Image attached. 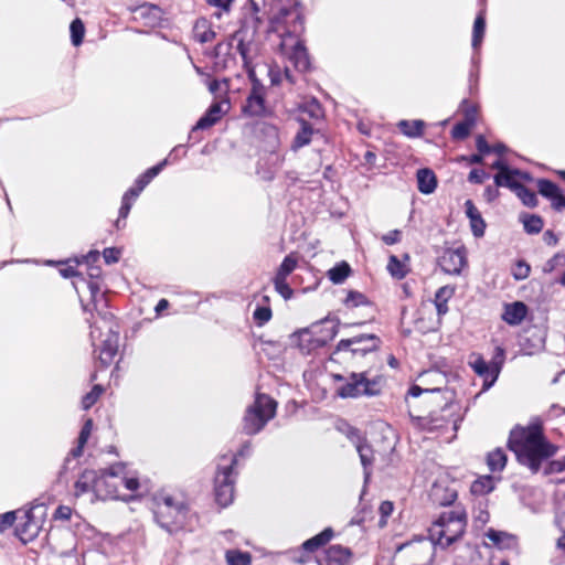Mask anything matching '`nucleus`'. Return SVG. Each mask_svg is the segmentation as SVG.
Wrapping results in <instances>:
<instances>
[{
	"mask_svg": "<svg viewBox=\"0 0 565 565\" xmlns=\"http://www.w3.org/2000/svg\"><path fill=\"white\" fill-rule=\"evenodd\" d=\"M508 445L518 461L533 473L540 470L544 460L556 452V447L545 439L541 427L536 425L513 429Z\"/></svg>",
	"mask_w": 565,
	"mask_h": 565,
	"instance_id": "nucleus-1",
	"label": "nucleus"
},
{
	"mask_svg": "<svg viewBox=\"0 0 565 565\" xmlns=\"http://www.w3.org/2000/svg\"><path fill=\"white\" fill-rule=\"evenodd\" d=\"M467 526V513L465 509L456 507L443 512L428 529V537L433 545L441 548L457 542L465 533Z\"/></svg>",
	"mask_w": 565,
	"mask_h": 565,
	"instance_id": "nucleus-2",
	"label": "nucleus"
},
{
	"mask_svg": "<svg viewBox=\"0 0 565 565\" xmlns=\"http://www.w3.org/2000/svg\"><path fill=\"white\" fill-rule=\"evenodd\" d=\"M277 403L265 394H257L254 403L249 405L243 417V431L246 435H256L274 418Z\"/></svg>",
	"mask_w": 565,
	"mask_h": 565,
	"instance_id": "nucleus-3",
	"label": "nucleus"
},
{
	"mask_svg": "<svg viewBox=\"0 0 565 565\" xmlns=\"http://www.w3.org/2000/svg\"><path fill=\"white\" fill-rule=\"evenodd\" d=\"M188 509L181 501H175L170 495L157 499L154 515L162 529L172 533L183 526Z\"/></svg>",
	"mask_w": 565,
	"mask_h": 565,
	"instance_id": "nucleus-4",
	"label": "nucleus"
},
{
	"mask_svg": "<svg viewBox=\"0 0 565 565\" xmlns=\"http://www.w3.org/2000/svg\"><path fill=\"white\" fill-rule=\"evenodd\" d=\"M217 463V472L214 480V492L217 504L222 508L230 505L234 498V466L236 457L227 458L223 456Z\"/></svg>",
	"mask_w": 565,
	"mask_h": 565,
	"instance_id": "nucleus-5",
	"label": "nucleus"
},
{
	"mask_svg": "<svg viewBox=\"0 0 565 565\" xmlns=\"http://www.w3.org/2000/svg\"><path fill=\"white\" fill-rule=\"evenodd\" d=\"M382 382L381 376L369 379L365 372L351 373L347 382L338 388V394L343 398L375 396L381 393Z\"/></svg>",
	"mask_w": 565,
	"mask_h": 565,
	"instance_id": "nucleus-6",
	"label": "nucleus"
},
{
	"mask_svg": "<svg viewBox=\"0 0 565 565\" xmlns=\"http://www.w3.org/2000/svg\"><path fill=\"white\" fill-rule=\"evenodd\" d=\"M457 406L455 404H446L443 409L438 412H433L429 416L418 417L417 425L427 431H443L448 427L451 428V431L456 434L459 427L460 418L457 415ZM455 435H452L454 437Z\"/></svg>",
	"mask_w": 565,
	"mask_h": 565,
	"instance_id": "nucleus-7",
	"label": "nucleus"
},
{
	"mask_svg": "<svg viewBox=\"0 0 565 565\" xmlns=\"http://www.w3.org/2000/svg\"><path fill=\"white\" fill-rule=\"evenodd\" d=\"M116 470L117 463L111 466L109 469L97 471V481L95 483V495L97 499L127 500L126 495L119 490L118 473Z\"/></svg>",
	"mask_w": 565,
	"mask_h": 565,
	"instance_id": "nucleus-8",
	"label": "nucleus"
},
{
	"mask_svg": "<svg viewBox=\"0 0 565 565\" xmlns=\"http://www.w3.org/2000/svg\"><path fill=\"white\" fill-rule=\"evenodd\" d=\"M494 360L495 362L491 366L481 355L478 354L471 355L469 360V365L479 376L484 379V382H488L489 376H491V380L487 385L488 387L497 381L501 365L504 361V350L501 347L495 349Z\"/></svg>",
	"mask_w": 565,
	"mask_h": 565,
	"instance_id": "nucleus-9",
	"label": "nucleus"
},
{
	"mask_svg": "<svg viewBox=\"0 0 565 565\" xmlns=\"http://www.w3.org/2000/svg\"><path fill=\"white\" fill-rule=\"evenodd\" d=\"M380 339L374 334H360L350 339L341 340L338 345V351H351L353 354H366L375 351L380 347Z\"/></svg>",
	"mask_w": 565,
	"mask_h": 565,
	"instance_id": "nucleus-10",
	"label": "nucleus"
},
{
	"mask_svg": "<svg viewBox=\"0 0 565 565\" xmlns=\"http://www.w3.org/2000/svg\"><path fill=\"white\" fill-rule=\"evenodd\" d=\"M281 51L288 55L295 67L306 71L310 66L309 56L302 42L288 34L281 42Z\"/></svg>",
	"mask_w": 565,
	"mask_h": 565,
	"instance_id": "nucleus-11",
	"label": "nucleus"
},
{
	"mask_svg": "<svg viewBox=\"0 0 565 565\" xmlns=\"http://www.w3.org/2000/svg\"><path fill=\"white\" fill-rule=\"evenodd\" d=\"M438 264L441 270L449 275H460L467 265V253L463 247L447 248L439 257Z\"/></svg>",
	"mask_w": 565,
	"mask_h": 565,
	"instance_id": "nucleus-12",
	"label": "nucleus"
},
{
	"mask_svg": "<svg viewBox=\"0 0 565 565\" xmlns=\"http://www.w3.org/2000/svg\"><path fill=\"white\" fill-rule=\"evenodd\" d=\"M264 87L259 83H254L246 103L243 106L245 115L250 117H258L266 114Z\"/></svg>",
	"mask_w": 565,
	"mask_h": 565,
	"instance_id": "nucleus-13",
	"label": "nucleus"
},
{
	"mask_svg": "<svg viewBox=\"0 0 565 565\" xmlns=\"http://www.w3.org/2000/svg\"><path fill=\"white\" fill-rule=\"evenodd\" d=\"M536 186L539 193L551 201L552 207L555 211H562L565 209V196L556 183L547 179H539L536 181Z\"/></svg>",
	"mask_w": 565,
	"mask_h": 565,
	"instance_id": "nucleus-14",
	"label": "nucleus"
},
{
	"mask_svg": "<svg viewBox=\"0 0 565 565\" xmlns=\"http://www.w3.org/2000/svg\"><path fill=\"white\" fill-rule=\"evenodd\" d=\"M230 110L226 99L213 103L205 114L198 120L193 129H207L214 126Z\"/></svg>",
	"mask_w": 565,
	"mask_h": 565,
	"instance_id": "nucleus-15",
	"label": "nucleus"
},
{
	"mask_svg": "<svg viewBox=\"0 0 565 565\" xmlns=\"http://www.w3.org/2000/svg\"><path fill=\"white\" fill-rule=\"evenodd\" d=\"M351 551L341 545L330 546L326 555L319 561V565H350Z\"/></svg>",
	"mask_w": 565,
	"mask_h": 565,
	"instance_id": "nucleus-16",
	"label": "nucleus"
},
{
	"mask_svg": "<svg viewBox=\"0 0 565 565\" xmlns=\"http://www.w3.org/2000/svg\"><path fill=\"white\" fill-rule=\"evenodd\" d=\"M118 350V333L109 328L106 339L103 341V345L99 351L98 360L100 364L106 367L115 358Z\"/></svg>",
	"mask_w": 565,
	"mask_h": 565,
	"instance_id": "nucleus-17",
	"label": "nucleus"
},
{
	"mask_svg": "<svg viewBox=\"0 0 565 565\" xmlns=\"http://www.w3.org/2000/svg\"><path fill=\"white\" fill-rule=\"evenodd\" d=\"M23 519L24 522L17 526L15 532L19 539L23 543H26L39 534L40 525L33 520L31 510L23 513Z\"/></svg>",
	"mask_w": 565,
	"mask_h": 565,
	"instance_id": "nucleus-18",
	"label": "nucleus"
},
{
	"mask_svg": "<svg viewBox=\"0 0 565 565\" xmlns=\"http://www.w3.org/2000/svg\"><path fill=\"white\" fill-rule=\"evenodd\" d=\"M523 178V179H530V175L527 173H523L518 169H508L504 172H498L494 175V183L495 186H504L509 188L511 191H515L518 186H520V182L516 180V178Z\"/></svg>",
	"mask_w": 565,
	"mask_h": 565,
	"instance_id": "nucleus-19",
	"label": "nucleus"
},
{
	"mask_svg": "<svg viewBox=\"0 0 565 565\" xmlns=\"http://www.w3.org/2000/svg\"><path fill=\"white\" fill-rule=\"evenodd\" d=\"M466 215L470 221V226L476 237H482L484 235L486 223L471 200L465 202Z\"/></svg>",
	"mask_w": 565,
	"mask_h": 565,
	"instance_id": "nucleus-20",
	"label": "nucleus"
},
{
	"mask_svg": "<svg viewBox=\"0 0 565 565\" xmlns=\"http://www.w3.org/2000/svg\"><path fill=\"white\" fill-rule=\"evenodd\" d=\"M484 535L498 548L511 550L516 546V537L508 532L489 529Z\"/></svg>",
	"mask_w": 565,
	"mask_h": 565,
	"instance_id": "nucleus-21",
	"label": "nucleus"
},
{
	"mask_svg": "<svg viewBox=\"0 0 565 565\" xmlns=\"http://www.w3.org/2000/svg\"><path fill=\"white\" fill-rule=\"evenodd\" d=\"M429 497L436 504L449 505L457 499V492L441 483H434Z\"/></svg>",
	"mask_w": 565,
	"mask_h": 565,
	"instance_id": "nucleus-22",
	"label": "nucleus"
},
{
	"mask_svg": "<svg viewBox=\"0 0 565 565\" xmlns=\"http://www.w3.org/2000/svg\"><path fill=\"white\" fill-rule=\"evenodd\" d=\"M526 312V306L521 301H515L504 306L502 319L510 326H516L523 321Z\"/></svg>",
	"mask_w": 565,
	"mask_h": 565,
	"instance_id": "nucleus-23",
	"label": "nucleus"
},
{
	"mask_svg": "<svg viewBox=\"0 0 565 565\" xmlns=\"http://www.w3.org/2000/svg\"><path fill=\"white\" fill-rule=\"evenodd\" d=\"M234 44L236 45V51L242 56L244 66L248 67L250 63V44L245 43L244 31L238 30L230 38L227 45L232 47Z\"/></svg>",
	"mask_w": 565,
	"mask_h": 565,
	"instance_id": "nucleus-24",
	"label": "nucleus"
},
{
	"mask_svg": "<svg viewBox=\"0 0 565 565\" xmlns=\"http://www.w3.org/2000/svg\"><path fill=\"white\" fill-rule=\"evenodd\" d=\"M417 184L419 192L430 194L436 190L437 179L430 169H419L417 171Z\"/></svg>",
	"mask_w": 565,
	"mask_h": 565,
	"instance_id": "nucleus-25",
	"label": "nucleus"
},
{
	"mask_svg": "<svg viewBox=\"0 0 565 565\" xmlns=\"http://www.w3.org/2000/svg\"><path fill=\"white\" fill-rule=\"evenodd\" d=\"M97 481V471L85 470L75 482V494L93 491L95 493V483Z\"/></svg>",
	"mask_w": 565,
	"mask_h": 565,
	"instance_id": "nucleus-26",
	"label": "nucleus"
},
{
	"mask_svg": "<svg viewBox=\"0 0 565 565\" xmlns=\"http://www.w3.org/2000/svg\"><path fill=\"white\" fill-rule=\"evenodd\" d=\"M298 122L300 125V128L294 139V145H292L294 149H298V148L309 145V142L311 141V137L315 132L312 125L309 124L306 120V118L300 117L298 119Z\"/></svg>",
	"mask_w": 565,
	"mask_h": 565,
	"instance_id": "nucleus-27",
	"label": "nucleus"
},
{
	"mask_svg": "<svg viewBox=\"0 0 565 565\" xmlns=\"http://www.w3.org/2000/svg\"><path fill=\"white\" fill-rule=\"evenodd\" d=\"M193 34L194 39L200 43L211 42L216 35L205 19H200L195 22Z\"/></svg>",
	"mask_w": 565,
	"mask_h": 565,
	"instance_id": "nucleus-28",
	"label": "nucleus"
},
{
	"mask_svg": "<svg viewBox=\"0 0 565 565\" xmlns=\"http://www.w3.org/2000/svg\"><path fill=\"white\" fill-rule=\"evenodd\" d=\"M355 448L360 456L361 463L364 467L365 479H367L370 477L367 467L371 466L373 462V450L370 445H367L366 443H362L359 436H356Z\"/></svg>",
	"mask_w": 565,
	"mask_h": 565,
	"instance_id": "nucleus-29",
	"label": "nucleus"
},
{
	"mask_svg": "<svg viewBox=\"0 0 565 565\" xmlns=\"http://www.w3.org/2000/svg\"><path fill=\"white\" fill-rule=\"evenodd\" d=\"M333 536V531L330 527L324 529L321 533L316 536L307 540L302 547L306 551L313 552L318 550L320 546L327 544Z\"/></svg>",
	"mask_w": 565,
	"mask_h": 565,
	"instance_id": "nucleus-30",
	"label": "nucleus"
},
{
	"mask_svg": "<svg viewBox=\"0 0 565 565\" xmlns=\"http://www.w3.org/2000/svg\"><path fill=\"white\" fill-rule=\"evenodd\" d=\"M401 131L411 138L420 137L423 135V130L425 127V122L423 120H401L397 124Z\"/></svg>",
	"mask_w": 565,
	"mask_h": 565,
	"instance_id": "nucleus-31",
	"label": "nucleus"
},
{
	"mask_svg": "<svg viewBox=\"0 0 565 565\" xmlns=\"http://www.w3.org/2000/svg\"><path fill=\"white\" fill-rule=\"evenodd\" d=\"M167 162L168 160L164 159L163 161L159 162L142 173L135 182V186L138 189V191L142 192V190L150 183V181L161 172Z\"/></svg>",
	"mask_w": 565,
	"mask_h": 565,
	"instance_id": "nucleus-32",
	"label": "nucleus"
},
{
	"mask_svg": "<svg viewBox=\"0 0 565 565\" xmlns=\"http://www.w3.org/2000/svg\"><path fill=\"white\" fill-rule=\"evenodd\" d=\"M298 265V257L295 254L287 255L280 266L274 279L287 280V277L296 269Z\"/></svg>",
	"mask_w": 565,
	"mask_h": 565,
	"instance_id": "nucleus-33",
	"label": "nucleus"
},
{
	"mask_svg": "<svg viewBox=\"0 0 565 565\" xmlns=\"http://www.w3.org/2000/svg\"><path fill=\"white\" fill-rule=\"evenodd\" d=\"M494 489V479L491 476H482L475 480L470 491L475 495H484Z\"/></svg>",
	"mask_w": 565,
	"mask_h": 565,
	"instance_id": "nucleus-34",
	"label": "nucleus"
},
{
	"mask_svg": "<svg viewBox=\"0 0 565 565\" xmlns=\"http://www.w3.org/2000/svg\"><path fill=\"white\" fill-rule=\"evenodd\" d=\"M136 18L149 20V23H156L160 19L161 10L154 4H142L134 10Z\"/></svg>",
	"mask_w": 565,
	"mask_h": 565,
	"instance_id": "nucleus-35",
	"label": "nucleus"
},
{
	"mask_svg": "<svg viewBox=\"0 0 565 565\" xmlns=\"http://www.w3.org/2000/svg\"><path fill=\"white\" fill-rule=\"evenodd\" d=\"M116 471L118 473L119 489L124 487L129 491H136L139 488L138 479L127 475L124 463H117Z\"/></svg>",
	"mask_w": 565,
	"mask_h": 565,
	"instance_id": "nucleus-36",
	"label": "nucleus"
},
{
	"mask_svg": "<svg viewBox=\"0 0 565 565\" xmlns=\"http://www.w3.org/2000/svg\"><path fill=\"white\" fill-rule=\"evenodd\" d=\"M350 273V266L345 262H342L329 269L328 277L333 284H342L349 277Z\"/></svg>",
	"mask_w": 565,
	"mask_h": 565,
	"instance_id": "nucleus-37",
	"label": "nucleus"
},
{
	"mask_svg": "<svg viewBox=\"0 0 565 565\" xmlns=\"http://www.w3.org/2000/svg\"><path fill=\"white\" fill-rule=\"evenodd\" d=\"M297 337L299 340L298 345L303 352H310L312 349L321 345V342L318 339H313L309 330H301Z\"/></svg>",
	"mask_w": 565,
	"mask_h": 565,
	"instance_id": "nucleus-38",
	"label": "nucleus"
},
{
	"mask_svg": "<svg viewBox=\"0 0 565 565\" xmlns=\"http://www.w3.org/2000/svg\"><path fill=\"white\" fill-rule=\"evenodd\" d=\"M300 113L302 115L301 117L303 118L307 116L312 119H320L323 116V110L316 99L303 103L300 106Z\"/></svg>",
	"mask_w": 565,
	"mask_h": 565,
	"instance_id": "nucleus-39",
	"label": "nucleus"
},
{
	"mask_svg": "<svg viewBox=\"0 0 565 565\" xmlns=\"http://www.w3.org/2000/svg\"><path fill=\"white\" fill-rule=\"evenodd\" d=\"M487 462L491 471H500L505 467L507 456L503 450L495 449L488 455Z\"/></svg>",
	"mask_w": 565,
	"mask_h": 565,
	"instance_id": "nucleus-40",
	"label": "nucleus"
},
{
	"mask_svg": "<svg viewBox=\"0 0 565 565\" xmlns=\"http://www.w3.org/2000/svg\"><path fill=\"white\" fill-rule=\"evenodd\" d=\"M522 223L527 234H539L544 225L542 217L535 214L522 216Z\"/></svg>",
	"mask_w": 565,
	"mask_h": 565,
	"instance_id": "nucleus-41",
	"label": "nucleus"
},
{
	"mask_svg": "<svg viewBox=\"0 0 565 565\" xmlns=\"http://www.w3.org/2000/svg\"><path fill=\"white\" fill-rule=\"evenodd\" d=\"M387 270L394 278L402 279L407 274V266L396 256L392 255L388 259Z\"/></svg>",
	"mask_w": 565,
	"mask_h": 565,
	"instance_id": "nucleus-42",
	"label": "nucleus"
},
{
	"mask_svg": "<svg viewBox=\"0 0 565 565\" xmlns=\"http://www.w3.org/2000/svg\"><path fill=\"white\" fill-rule=\"evenodd\" d=\"M228 565H250V555L246 552L230 550L225 554Z\"/></svg>",
	"mask_w": 565,
	"mask_h": 565,
	"instance_id": "nucleus-43",
	"label": "nucleus"
},
{
	"mask_svg": "<svg viewBox=\"0 0 565 565\" xmlns=\"http://www.w3.org/2000/svg\"><path fill=\"white\" fill-rule=\"evenodd\" d=\"M514 193L522 201V203L529 207H535L539 203L536 194L522 184L516 188Z\"/></svg>",
	"mask_w": 565,
	"mask_h": 565,
	"instance_id": "nucleus-44",
	"label": "nucleus"
},
{
	"mask_svg": "<svg viewBox=\"0 0 565 565\" xmlns=\"http://www.w3.org/2000/svg\"><path fill=\"white\" fill-rule=\"evenodd\" d=\"M486 30V20L482 14H479L473 23V33H472V47L477 49L480 46Z\"/></svg>",
	"mask_w": 565,
	"mask_h": 565,
	"instance_id": "nucleus-45",
	"label": "nucleus"
},
{
	"mask_svg": "<svg viewBox=\"0 0 565 565\" xmlns=\"http://www.w3.org/2000/svg\"><path fill=\"white\" fill-rule=\"evenodd\" d=\"M473 126V118L467 117L465 121L458 122L451 130V136L455 139H465L469 136L470 130Z\"/></svg>",
	"mask_w": 565,
	"mask_h": 565,
	"instance_id": "nucleus-46",
	"label": "nucleus"
},
{
	"mask_svg": "<svg viewBox=\"0 0 565 565\" xmlns=\"http://www.w3.org/2000/svg\"><path fill=\"white\" fill-rule=\"evenodd\" d=\"M70 31L73 45L78 46L83 42V38L85 34V28L82 20L78 18L73 20L70 25Z\"/></svg>",
	"mask_w": 565,
	"mask_h": 565,
	"instance_id": "nucleus-47",
	"label": "nucleus"
},
{
	"mask_svg": "<svg viewBox=\"0 0 565 565\" xmlns=\"http://www.w3.org/2000/svg\"><path fill=\"white\" fill-rule=\"evenodd\" d=\"M288 17H294L296 20L300 19L299 11L295 6L280 8L278 13L271 18V22L284 23Z\"/></svg>",
	"mask_w": 565,
	"mask_h": 565,
	"instance_id": "nucleus-48",
	"label": "nucleus"
},
{
	"mask_svg": "<svg viewBox=\"0 0 565 565\" xmlns=\"http://www.w3.org/2000/svg\"><path fill=\"white\" fill-rule=\"evenodd\" d=\"M103 393V388L100 385H95L90 392H88L83 398H82V406L84 409L90 408L99 398V396Z\"/></svg>",
	"mask_w": 565,
	"mask_h": 565,
	"instance_id": "nucleus-49",
	"label": "nucleus"
},
{
	"mask_svg": "<svg viewBox=\"0 0 565 565\" xmlns=\"http://www.w3.org/2000/svg\"><path fill=\"white\" fill-rule=\"evenodd\" d=\"M530 273H531V267L524 260H519L512 269V276L514 277L515 280L526 279L529 277Z\"/></svg>",
	"mask_w": 565,
	"mask_h": 565,
	"instance_id": "nucleus-50",
	"label": "nucleus"
},
{
	"mask_svg": "<svg viewBox=\"0 0 565 565\" xmlns=\"http://www.w3.org/2000/svg\"><path fill=\"white\" fill-rule=\"evenodd\" d=\"M253 317L256 323L262 327L270 320L271 310L269 307H257Z\"/></svg>",
	"mask_w": 565,
	"mask_h": 565,
	"instance_id": "nucleus-51",
	"label": "nucleus"
},
{
	"mask_svg": "<svg viewBox=\"0 0 565 565\" xmlns=\"http://www.w3.org/2000/svg\"><path fill=\"white\" fill-rule=\"evenodd\" d=\"M366 303L364 295L358 291H350L344 300L347 307H358Z\"/></svg>",
	"mask_w": 565,
	"mask_h": 565,
	"instance_id": "nucleus-52",
	"label": "nucleus"
},
{
	"mask_svg": "<svg viewBox=\"0 0 565 565\" xmlns=\"http://www.w3.org/2000/svg\"><path fill=\"white\" fill-rule=\"evenodd\" d=\"M273 282L276 291L285 299H289L292 296V289L287 284V280L273 279Z\"/></svg>",
	"mask_w": 565,
	"mask_h": 565,
	"instance_id": "nucleus-53",
	"label": "nucleus"
},
{
	"mask_svg": "<svg viewBox=\"0 0 565 565\" xmlns=\"http://www.w3.org/2000/svg\"><path fill=\"white\" fill-rule=\"evenodd\" d=\"M381 513L380 526H384L386 524V519L392 514L394 507L391 501H383L379 508Z\"/></svg>",
	"mask_w": 565,
	"mask_h": 565,
	"instance_id": "nucleus-54",
	"label": "nucleus"
},
{
	"mask_svg": "<svg viewBox=\"0 0 565 565\" xmlns=\"http://www.w3.org/2000/svg\"><path fill=\"white\" fill-rule=\"evenodd\" d=\"M17 520V513L14 511L6 512L0 515V532L13 525Z\"/></svg>",
	"mask_w": 565,
	"mask_h": 565,
	"instance_id": "nucleus-55",
	"label": "nucleus"
},
{
	"mask_svg": "<svg viewBox=\"0 0 565 565\" xmlns=\"http://www.w3.org/2000/svg\"><path fill=\"white\" fill-rule=\"evenodd\" d=\"M455 291H456L455 286H450V285L443 286L437 290L435 297H436V299L448 301L455 295Z\"/></svg>",
	"mask_w": 565,
	"mask_h": 565,
	"instance_id": "nucleus-56",
	"label": "nucleus"
},
{
	"mask_svg": "<svg viewBox=\"0 0 565 565\" xmlns=\"http://www.w3.org/2000/svg\"><path fill=\"white\" fill-rule=\"evenodd\" d=\"M565 258L564 254L557 253L552 258H550L543 266V271L545 274H550L555 270V268L559 265V260Z\"/></svg>",
	"mask_w": 565,
	"mask_h": 565,
	"instance_id": "nucleus-57",
	"label": "nucleus"
},
{
	"mask_svg": "<svg viewBox=\"0 0 565 565\" xmlns=\"http://www.w3.org/2000/svg\"><path fill=\"white\" fill-rule=\"evenodd\" d=\"M120 250L115 247L105 248L103 257L107 264H114L119 260Z\"/></svg>",
	"mask_w": 565,
	"mask_h": 565,
	"instance_id": "nucleus-58",
	"label": "nucleus"
},
{
	"mask_svg": "<svg viewBox=\"0 0 565 565\" xmlns=\"http://www.w3.org/2000/svg\"><path fill=\"white\" fill-rule=\"evenodd\" d=\"M92 429H93V420L90 418H88L82 429H81V433H79V436H78V441L79 444H86L89 436H90V433H92Z\"/></svg>",
	"mask_w": 565,
	"mask_h": 565,
	"instance_id": "nucleus-59",
	"label": "nucleus"
},
{
	"mask_svg": "<svg viewBox=\"0 0 565 565\" xmlns=\"http://www.w3.org/2000/svg\"><path fill=\"white\" fill-rule=\"evenodd\" d=\"M401 231L399 230H393L382 236V241L386 245H394L401 241Z\"/></svg>",
	"mask_w": 565,
	"mask_h": 565,
	"instance_id": "nucleus-60",
	"label": "nucleus"
},
{
	"mask_svg": "<svg viewBox=\"0 0 565 565\" xmlns=\"http://www.w3.org/2000/svg\"><path fill=\"white\" fill-rule=\"evenodd\" d=\"M488 174L483 170L473 169L468 175V180L471 183L480 184L484 181Z\"/></svg>",
	"mask_w": 565,
	"mask_h": 565,
	"instance_id": "nucleus-61",
	"label": "nucleus"
},
{
	"mask_svg": "<svg viewBox=\"0 0 565 565\" xmlns=\"http://www.w3.org/2000/svg\"><path fill=\"white\" fill-rule=\"evenodd\" d=\"M476 146L479 152L489 153L492 151L491 147L487 142L486 138L482 135H479L476 140Z\"/></svg>",
	"mask_w": 565,
	"mask_h": 565,
	"instance_id": "nucleus-62",
	"label": "nucleus"
},
{
	"mask_svg": "<svg viewBox=\"0 0 565 565\" xmlns=\"http://www.w3.org/2000/svg\"><path fill=\"white\" fill-rule=\"evenodd\" d=\"M132 206V201L130 199L122 196L121 206L119 209V217L126 218L130 212V209Z\"/></svg>",
	"mask_w": 565,
	"mask_h": 565,
	"instance_id": "nucleus-63",
	"label": "nucleus"
},
{
	"mask_svg": "<svg viewBox=\"0 0 565 565\" xmlns=\"http://www.w3.org/2000/svg\"><path fill=\"white\" fill-rule=\"evenodd\" d=\"M71 514H72L71 508H68L66 505H60L56 509L54 516H55V519H60V520H68L71 518Z\"/></svg>",
	"mask_w": 565,
	"mask_h": 565,
	"instance_id": "nucleus-64",
	"label": "nucleus"
}]
</instances>
